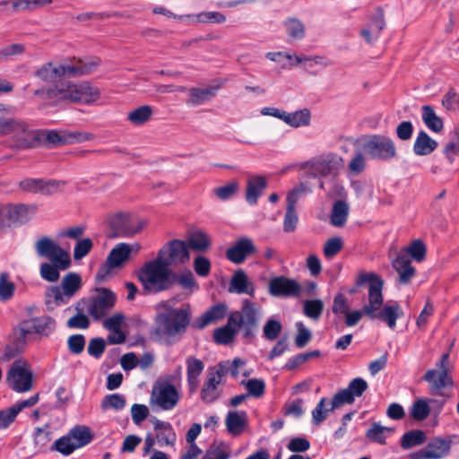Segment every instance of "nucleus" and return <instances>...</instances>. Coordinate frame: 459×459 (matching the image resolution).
Instances as JSON below:
<instances>
[{
  "label": "nucleus",
  "mask_w": 459,
  "mask_h": 459,
  "mask_svg": "<svg viewBox=\"0 0 459 459\" xmlns=\"http://www.w3.org/2000/svg\"><path fill=\"white\" fill-rule=\"evenodd\" d=\"M240 384L246 387L247 390V394H249V396L259 398L263 396L265 392V383L263 379L251 378L247 381L242 380Z\"/></svg>",
  "instance_id": "5fc2aeb1"
},
{
  "label": "nucleus",
  "mask_w": 459,
  "mask_h": 459,
  "mask_svg": "<svg viewBox=\"0 0 459 459\" xmlns=\"http://www.w3.org/2000/svg\"><path fill=\"white\" fill-rule=\"evenodd\" d=\"M422 120L426 126L434 133H440L444 128L442 118L436 114L431 106L422 107Z\"/></svg>",
  "instance_id": "e433bc0d"
},
{
  "label": "nucleus",
  "mask_w": 459,
  "mask_h": 459,
  "mask_svg": "<svg viewBox=\"0 0 459 459\" xmlns=\"http://www.w3.org/2000/svg\"><path fill=\"white\" fill-rule=\"evenodd\" d=\"M229 291L237 294H247L252 298L255 297V288L252 281H249L247 273L242 270H237L229 284Z\"/></svg>",
  "instance_id": "393cba45"
},
{
  "label": "nucleus",
  "mask_w": 459,
  "mask_h": 459,
  "mask_svg": "<svg viewBox=\"0 0 459 459\" xmlns=\"http://www.w3.org/2000/svg\"><path fill=\"white\" fill-rule=\"evenodd\" d=\"M430 408L428 402L424 399L417 400L411 407V415L416 420H424L428 418Z\"/></svg>",
  "instance_id": "13d9d810"
},
{
  "label": "nucleus",
  "mask_w": 459,
  "mask_h": 459,
  "mask_svg": "<svg viewBox=\"0 0 459 459\" xmlns=\"http://www.w3.org/2000/svg\"><path fill=\"white\" fill-rule=\"evenodd\" d=\"M32 334L27 325L26 320L22 321L18 327L13 330V344L20 348V351H23L26 342L27 335Z\"/></svg>",
  "instance_id": "8fccbe9b"
},
{
  "label": "nucleus",
  "mask_w": 459,
  "mask_h": 459,
  "mask_svg": "<svg viewBox=\"0 0 459 459\" xmlns=\"http://www.w3.org/2000/svg\"><path fill=\"white\" fill-rule=\"evenodd\" d=\"M77 448L68 433L56 439L50 446L51 451H57L64 455H71Z\"/></svg>",
  "instance_id": "09e8293b"
},
{
  "label": "nucleus",
  "mask_w": 459,
  "mask_h": 459,
  "mask_svg": "<svg viewBox=\"0 0 459 459\" xmlns=\"http://www.w3.org/2000/svg\"><path fill=\"white\" fill-rule=\"evenodd\" d=\"M392 429L386 427L381 426L379 423L374 422L371 428L366 432V437L372 442L378 443L381 445L385 444L386 434L385 432H391Z\"/></svg>",
  "instance_id": "3c124183"
},
{
  "label": "nucleus",
  "mask_w": 459,
  "mask_h": 459,
  "mask_svg": "<svg viewBox=\"0 0 459 459\" xmlns=\"http://www.w3.org/2000/svg\"><path fill=\"white\" fill-rule=\"evenodd\" d=\"M186 363L187 371V385L189 392L193 394L198 387V377L204 371V364L201 359L195 357H188L186 360Z\"/></svg>",
  "instance_id": "c85d7f7f"
},
{
  "label": "nucleus",
  "mask_w": 459,
  "mask_h": 459,
  "mask_svg": "<svg viewBox=\"0 0 459 459\" xmlns=\"http://www.w3.org/2000/svg\"><path fill=\"white\" fill-rule=\"evenodd\" d=\"M267 186V181L264 176H254L247 180L246 188V200L249 204H255L258 198Z\"/></svg>",
  "instance_id": "cd10ccee"
},
{
  "label": "nucleus",
  "mask_w": 459,
  "mask_h": 459,
  "mask_svg": "<svg viewBox=\"0 0 459 459\" xmlns=\"http://www.w3.org/2000/svg\"><path fill=\"white\" fill-rule=\"evenodd\" d=\"M310 118V111L307 108H303L292 113L285 112L283 121L292 127H300L308 126Z\"/></svg>",
  "instance_id": "58836bf2"
},
{
  "label": "nucleus",
  "mask_w": 459,
  "mask_h": 459,
  "mask_svg": "<svg viewBox=\"0 0 459 459\" xmlns=\"http://www.w3.org/2000/svg\"><path fill=\"white\" fill-rule=\"evenodd\" d=\"M33 212V208L23 204H0V232L28 222Z\"/></svg>",
  "instance_id": "f8f14e48"
},
{
  "label": "nucleus",
  "mask_w": 459,
  "mask_h": 459,
  "mask_svg": "<svg viewBox=\"0 0 459 459\" xmlns=\"http://www.w3.org/2000/svg\"><path fill=\"white\" fill-rule=\"evenodd\" d=\"M327 403L326 397H322L315 409L312 411V423L314 425H320L328 416V412L331 411L330 408L326 409L325 404Z\"/></svg>",
  "instance_id": "bf43d9fd"
},
{
  "label": "nucleus",
  "mask_w": 459,
  "mask_h": 459,
  "mask_svg": "<svg viewBox=\"0 0 459 459\" xmlns=\"http://www.w3.org/2000/svg\"><path fill=\"white\" fill-rule=\"evenodd\" d=\"M68 435L78 448L88 445L93 439L90 428L86 426H75L69 430Z\"/></svg>",
  "instance_id": "ea45409f"
},
{
  "label": "nucleus",
  "mask_w": 459,
  "mask_h": 459,
  "mask_svg": "<svg viewBox=\"0 0 459 459\" xmlns=\"http://www.w3.org/2000/svg\"><path fill=\"white\" fill-rule=\"evenodd\" d=\"M343 247V241L339 237L329 238L324 246V255L327 259H331L335 256Z\"/></svg>",
  "instance_id": "e2e57ef3"
},
{
  "label": "nucleus",
  "mask_w": 459,
  "mask_h": 459,
  "mask_svg": "<svg viewBox=\"0 0 459 459\" xmlns=\"http://www.w3.org/2000/svg\"><path fill=\"white\" fill-rule=\"evenodd\" d=\"M437 142L432 139L424 130H420L413 144V152L418 156H427L437 147Z\"/></svg>",
  "instance_id": "7c9ffc66"
},
{
  "label": "nucleus",
  "mask_w": 459,
  "mask_h": 459,
  "mask_svg": "<svg viewBox=\"0 0 459 459\" xmlns=\"http://www.w3.org/2000/svg\"><path fill=\"white\" fill-rule=\"evenodd\" d=\"M225 426L230 435L240 436L248 427V416L245 411H229L225 417Z\"/></svg>",
  "instance_id": "b1692460"
},
{
  "label": "nucleus",
  "mask_w": 459,
  "mask_h": 459,
  "mask_svg": "<svg viewBox=\"0 0 459 459\" xmlns=\"http://www.w3.org/2000/svg\"><path fill=\"white\" fill-rule=\"evenodd\" d=\"M126 400L123 394H112L106 395L101 401L102 410L114 409L116 411L122 410L126 407Z\"/></svg>",
  "instance_id": "864d4df0"
},
{
  "label": "nucleus",
  "mask_w": 459,
  "mask_h": 459,
  "mask_svg": "<svg viewBox=\"0 0 459 459\" xmlns=\"http://www.w3.org/2000/svg\"><path fill=\"white\" fill-rule=\"evenodd\" d=\"M324 304L320 299H310L304 303V314L312 319H318L322 315Z\"/></svg>",
  "instance_id": "680f3d73"
},
{
  "label": "nucleus",
  "mask_w": 459,
  "mask_h": 459,
  "mask_svg": "<svg viewBox=\"0 0 459 459\" xmlns=\"http://www.w3.org/2000/svg\"><path fill=\"white\" fill-rule=\"evenodd\" d=\"M190 260L186 242L172 239L163 245L157 256L143 264L136 277L148 294H158L169 290L174 281L175 272L171 265L184 264Z\"/></svg>",
  "instance_id": "f257e3e1"
},
{
  "label": "nucleus",
  "mask_w": 459,
  "mask_h": 459,
  "mask_svg": "<svg viewBox=\"0 0 459 459\" xmlns=\"http://www.w3.org/2000/svg\"><path fill=\"white\" fill-rule=\"evenodd\" d=\"M364 283H368V304L364 306V315L371 320L378 319L385 322L390 329H394L397 319L403 316L401 306L394 302L382 307L384 281L377 274L361 273L357 279V285Z\"/></svg>",
  "instance_id": "f03ea898"
},
{
  "label": "nucleus",
  "mask_w": 459,
  "mask_h": 459,
  "mask_svg": "<svg viewBox=\"0 0 459 459\" xmlns=\"http://www.w3.org/2000/svg\"><path fill=\"white\" fill-rule=\"evenodd\" d=\"M282 325L281 322L275 319H269L263 328V335L266 340L273 341L281 333Z\"/></svg>",
  "instance_id": "0e129e2a"
},
{
  "label": "nucleus",
  "mask_w": 459,
  "mask_h": 459,
  "mask_svg": "<svg viewBox=\"0 0 459 459\" xmlns=\"http://www.w3.org/2000/svg\"><path fill=\"white\" fill-rule=\"evenodd\" d=\"M116 303V295L108 289L98 290V294L89 299L87 312L94 319L103 318L113 308Z\"/></svg>",
  "instance_id": "f3484780"
},
{
  "label": "nucleus",
  "mask_w": 459,
  "mask_h": 459,
  "mask_svg": "<svg viewBox=\"0 0 459 459\" xmlns=\"http://www.w3.org/2000/svg\"><path fill=\"white\" fill-rule=\"evenodd\" d=\"M343 166V160L333 153L319 155L303 162L300 169L307 171V177L320 178L336 173Z\"/></svg>",
  "instance_id": "9b49d317"
},
{
  "label": "nucleus",
  "mask_w": 459,
  "mask_h": 459,
  "mask_svg": "<svg viewBox=\"0 0 459 459\" xmlns=\"http://www.w3.org/2000/svg\"><path fill=\"white\" fill-rule=\"evenodd\" d=\"M230 451L224 443L212 445L202 459H229Z\"/></svg>",
  "instance_id": "6e6d98bb"
},
{
  "label": "nucleus",
  "mask_w": 459,
  "mask_h": 459,
  "mask_svg": "<svg viewBox=\"0 0 459 459\" xmlns=\"http://www.w3.org/2000/svg\"><path fill=\"white\" fill-rule=\"evenodd\" d=\"M220 384L221 383L218 382V380H215L214 377H210L208 376L207 379L204 381L203 385L200 393V397L204 403H212L217 399H219L221 394Z\"/></svg>",
  "instance_id": "72a5a7b5"
},
{
  "label": "nucleus",
  "mask_w": 459,
  "mask_h": 459,
  "mask_svg": "<svg viewBox=\"0 0 459 459\" xmlns=\"http://www.w3.org/2000/svg\"><path fill=\"white\" fill-rule=\"evenodd\" d=\"M132 248L128 244H117L108 254L106 263L99 269L95 279L98 282L104 281L113 268H118L129 259Z\"/></svg>",
  "instance_id": "dca6fc26"
},
{
  "label": "nucleus",
  "mask_w": 459,
  "mask_h": 459,
  "mask_svg": "<svg viewBox=\"0 0 459 459\" xmlns=\"http://www.w3.org/2000/svg\"><path fill=\"white\" fill-rule=\"evenodd\" d=\"M9 386L17 393L30 391L33 385V375L28 363L23 359H16L7 374Z\"/></svg>",
  "instance_id": "ddd939ff"
},
{
  "label": "nucleus",
  "mask_w": 459,
  "mask_h": 459,
  "mask_svg": "<svg viewBox=\"0 0 459 459\" xmlns=\"http://www.w3.org/2000/svg\"><path fill=\"white\" fill-rule=\"evenodd\" d=\"M34 247L39 257L49 260V263H42L39 266V274L43 280L56 282L59 280L60 271H65L71 266L69 253L52 238L42 237L35 242Z\"/></svg>",
  "instance_id": "39448f33"
},
{
  "label": "nucleus",
  "mask_w": 459,
  "mask_h": 459,
  "mask_svg": "<svg viewBox=\"0 0 459 459\" xmlns=\"http://www.w3.org/2000/svg\"><path fill=\"white\" fill-rule=\"evenodd\" d=\"M53 437V432L50 425L46 424L43 427L35 428L33 434L34 446L37 448V452H45L46 447Z\"/></svg>",
  "instance_id": "c9c22d12"
},
{
  "label": "nucleus",
  "mask_w": 459,
  "mask_h": 459,
  "mask_svg": "<svg viewBox=\"0 0 459 459\" xmlns=\"http://www.w3.org/2000/svg\"><path fill=\"white\" fill-rule=\"evenodd\" d=\"M93 247V242L91 238H85L79 239L74 248V258L81 260L86 256Z\"/></svg>",
  "instance_id": "338daca9"
},
{
  "label": "nucleus",
  "mask_w": 459,
  "mask_h": 459,
  "mask_svg": "<svg viewBox=\"0 0 459 459\" xmlns=\"http://www.w3.org/2000/svg\"><path fill=\"white\" fill-rule=\"evenodd\" d=\"M298 221L299 217L296 212V206L287 204L283 221V230L285 232H293L296 230Z\"/></svg>",
  "instance_id": "052dcab7"
},
{
  "label": "nucleus",
  "mask_w": 459,
  "mask_h": 459,
  "mask_svg": "<svg viewBox=\"0 0 459 459\" xmlns=\"http://www.w3.org/2000/svg\"><path fill=\"white\" fill-rule=\"evenodd\" d=\"M228 307L224 303H219L212 306L208 310L195 318L192 323V327L202 330L211 324H214L226 316Z\"/></svg>",
  "instance_id": "412c9836"
},
{
  "label": "nucleus",
  "mask_w": 459,
  "mask_h": 459,
  "mask_svg": "<svg viewBox=\"0 0 459 459\" xmlns=\"http://www.w3.org/2000/svg\"><path fill=\"white\" fill-rule=\"evenodd\" d=\"M82 279L78 273H69L62 281L61 288L53 286L48 289L45 303L52 307L66 303L81 288Z\"/></svg>",
  "instance_id": "9d476101"
},
{
  "label": "nucleus",
  "mask_w": 459,
  "mask_h": 459,
  "mask_svg": "<svg viewBox=\"0 0 459 459\" xmlns=\"http://www.w3.org/2000/svg\"><path fill=\"white\" fill-rule=\"evenodd\" d=\"M152 115V109L148 105L141 106L127 114V120L134 126H142L148 122Z\"/></svg>",
  "instance_id": "c03bdc74"
},
{
  "label": "nucleus",
  "mask_w": 459,
  "mask_h": 459,
  "mask_svg": "<svg viewBox=\"0 0 459 459\" xmlns=\"http://www.w3.org/2000/svg\"><path fill=\"white\" fill-rule=\"evenodd\" d=\"M351 394L345 388L337 392L331 402L330 411H333L343 404H351L354 403Z\"/></svg>",
  "instance_id": "69168bd1"
},
{
  "label": "nucleus",
  "mask_w": 459,
  "mask_h": 459,
  "mask_svg": "<svg viewBox=\"0 0 459 459\" xmlns=\"http://www.w3.org/2000/svg\"><path fill=\"white\" fill-rule=\"evenodd\" d=\"M32 333L40 337H48L56 330V321L49 316L43 315L26 320Z\"/></svg>",
  "instance_id": "bb28decb"
},
{
  "label": "nucleus",
  "mask_w": 459,
  "mask_h": 459,
  "mask_svg": "<svg viewBox=\"0 0 459 459\" xmlns=\"http://www.w3.org/2000/svg\"><path fill=\"white\" fill-rule=\"evenodd\" d=\"M179 400V392L169 377H160L152 385L150 404L153 409L171 411L178 405Z\"/></svg>",
  "instance_id": "1a4fd4ad"
},
{
  "label": "nucleus",
  "mask_w": 459,
  "mask_h": 459,
  "mask_svg": "<svg viewBox=\"0 0 459 459\" xmlns=\"http://www.w3.org/2000/svg\"><path fill=\"white\" fill-rule=\"evenodd\" d=\"M216 94L215 88H192L188 103L198 106L212 99Z\"/></svg>",
  "instance_id": "79ce46f5"
},
{
  "label": "nucleus",
  "mask_w": 459,
  "mask_h": 459,
  "mask_svg": "<svg viewBox=\"0 0 459 459\" xmlns=\"http://www.w3.org/2000/svg\"><path fill=\"white\" fill-rule=\"evenodd\" d=\"M284 26L289 37L301 39L305 36V26L301 21L296 18H289L284 22Z\"/></svg>",
  "instance_id": "603ef678"
},
{
  "label": "nucleus",
  "mask_w": 459,
  "mask_h": 459,
  "mask_svg": "<svg viewBox=\"0 0 459 459\" xmlns=\"http://www.w3.org/2000/svg\"><path fill=\"white\" fill-rule=\"evenodd\" d=\"M108 224L117 237H131L139 233L145 223L129 213L117 212L108 218Z\"/></svg>",
  "instance_id": "2eb2a0df"
},
{
  "label": "nucleus",
  "mask_w": 459,
  "mask_h": 459,
  "mask_svg": "<svg viewBox=\"0 0 459 459\" xmlns=\"http://www.w3.org/2000/svg\"><path fill=\"white\" fill-rule=\"evenodd\" d=\"M349 215V205L342 200L336 201L332 209L331 223L335 227H342Z\"/></svg>",
  "instance_id": "a19ab883"
},
{
  "label": "nucleus",
  "mask_w": 459,
  "mask_h": 459,
  "mask_svg": "<svg viewBox=\"0 0 459 459\" xmlns=\"http://www.w3.org/2000/svg\"><path fill=\"white\" fill-rule=\"evenodd\" d=\"M163 311L155 316V326L152 336L160 342L168 345L181 340L191 322L192 313L190 306L184 304L179 307L164 306Z\"/></svg>",
  "instance_id": "7ed1b4c3"
},
{
  "label": "nucleus",
  "mask_w": 459,
  "mask_h": 459,
  "mask_svg": "<svg viewBox=\"0 0 459 459\" xmlns=\"http://www.w3.org/2000/svg\"><path fill=\"white\" fill-rule=\"evenodd\" d=\"M46 143L53 144L55 146L63 144L67 142L68 138L74 139L76 141H85L91 139V134L82 133H72L67 135H62L55 130H46L44 132Z\"/></svg>",
  "instance_id": "473e14b6"
},
{
  "label": "nucleus",
  "mask_w": 459,
  "mask_h": 459,
  "mask_svg": "<svg viewBox=\"0 0 459 459\" xmlns=\"http://www.w3.org/2000/svg\"><path fill=\"white\" fill-rule=\"evenodd\" d=\"M239 190L238 181H231L225 186L216 187L212 190L213 194L221 201L232 198Z\"/></svg>",
  "instance_id": "4d7b16f0"
},
{
  "label": "nucleus",
  "mask_w": 459,
  "mask_h": 459,
  "mask_svg": "<svg viewBox=\"0 0 459 459\" xmlns=\"http://www.w3.org/2000/svg\"><path fill=\"white\" fill-rule=\"evenodd\" d=\"M385 20L381 11L372 19L368 28L361 30L360 35L368 44H373L378 38L381 30L384 29Z\"/></svg>",
  "instance_id": "2f4dec72"
},
{
  "label": "nucleus",
  "mask_w": 459,
  "mask_h": 459,
  "mask_svg": "<svg viewBox=\"0 0 459 459\" xmlns=\"http://www.w3.org/2000/svg\"><path fill=\"white\" fill-rule=\"evenodd\" d=\"M310 192L311 189L307 184L300 183L288 193L287 204L296 206L299 199Z\"/></svg>",
  "instance_id": "774afa93"
},
{
  "label": "nucleus",
  "mask_w": 459,
  "mask_h": 459,
  "mask_svg": "<svg viewBox=\"0 0 459 459\" xmlns=\"http://www.w3.org/2000/svg\"><path fill=\"white\" fill-rule=\"evenodd\" d=\"M60 182L56 180H44L41 178H25L19 183L22 191L29 193H40L51 195L57 191Z\"/></svg>",
  "instance_id": "aec40b11"
},
{
  "label": "nucleus",
  "mask_w": 459,
  "mask_h": 459,
  "mask_svg": "<svg viewBox=\"0 0 459 459\" xmlns=\"http://www.w3.org/2000/svg\"><path fill=\"white\" fill-rule=\"evenodd\" d=\"M428 453L433 455L432 459L445 457L450 451V442L443 438H435L428 444Z\"/></svg>",
  "instance_id": "a18cd8bd"
},
{
  "label": "nucleus",
  "mask_w": 459,
  "mask_h": 459,
  "mask_svg": "<svg viewBox=\"0 0 459 459\" xmlns=\"http://www.w3.org/2000/svg\"><path fill=\"white\" fill-rule=\"evenodd\" d=\"M4 135H10L9 144L13 149L35 148L41 141L39 131L31 129L25 120L15 117L0 121V136Z\"/></svg>",
  "instance_id": "423d86ee"
},
{
  "label": "nucleus",
  "mask_w": 459,
  "mask_h": 459,
  "mask_svg": "<svg viewBox=\"0 0 459 459\" xmlns=\"http://www.w3.org/2000/svg\"><path fill=\"white\" fill-rule=\"evenodd\" d=\"M427 247L420 239L413 240L408 247L402 248L396 257L392 260V266L399 276V282L406 285L415 276V268L411 265V258L416 262H422L426 257Z\"/></svg>",
  "instance_id": "0eeeda50"
},
{
  "label": "nucleus",
  "mask_w": 459,
  "mask_h": 459,
  "mask_svg": "<svg viewBox=\"0 0 459 459\" xmlns=\"http://www.w3.org/2000/svg\"><path fill=\"white\" fill-rule=\"evenodd\" d=\"M100 65L98 57L78 59L74 65H66L68 74L71 76H82L94 72Z\"/></svg>",
  "instance_id": "c756f323"
},
{
  "label": "nucleus",
  "mask_w": 459,
  "mask_h": 459,
  "mask_svg": "<svg viewBox=\"0 0 459 459\" xmlns=\"http://www.w3.org/2000/svg\"><path fill=\"white\" fill-rule=\"evenodd\" d=\"M229 317L230 324H234V326L242 332L243 337L250 339L255 336L258 327L260 309L255 302L245 299L242 300L240 309L231 312Z\"/></svg>",
  "instance_id": "6e6552de"
},
{
  "label": "nucleus",
  "mask_w": 459,
  "mask_h": 459,
  "mask_svg": "<svg viewBox=\"0 0 459 459\" xmlns=\"http://www.w3.org/2000/svg\"><path fill=\"white\" fill-rule=\"evenodd\" d=\"M211 243L212 241L210 237L201 230L192 232L188 236L186 241L188 249L191 248L192 250L200 253L205 252L210 247Z\"/></svg>",
  "instance_id": "f704fd0d"
},
{
  "label": "nucleus",
  "mask_w": 459,
  "mask_h": 459,
  "mask_svg": "<svg viewBox=\"0 0 459 459\" xmlns=\"http://www.w3.org/2000/svg\"><path fill=\"white\" fill-rule=\"evenodd\" d=\"M255 252V247L248 238H241L226 251V257L230 262L239 264L245 259Z\"/></svg>",
  "instance_id": "6ab92c4d"
},
{
  "label": "nucleus",
  "mask_w": 459,
  "mask_h": 459,
  "mask_svg": "<svg viewBox=\"0 0 459 459\" xmlns=\"http://www.w3.org/2000/svg\"><path fill=\"white\" fill-rule=\"evenodd\" d=\"M15 284L10 280V275L6 272L0 273V301L6 302L10 300L15 292Z\"/></svg>",
  "instance_id": "49530a36"
},
{
  "label": "nucleus",
  "mask_w": 459,
  "mask_h": 459,
  "mask_svg": "<svg viewBox=\"0 0 459 459\" xmlns=\"http://www.w3.org/2000/svg\"><path fill=\"white\" fill-rule=\"evenodd\" d=\"M177 283L184 290L198 289V284L195 281V276L189 270H186L179 274L175 273L173 283L169 288V290H171Z\"/></svg>",
  "instance_id": "de8ad7c7"
},
{
  "label": "nucleus",
  "mask_w": 459,
  "mask_h": 459,
  "mask_svg": "<svg viewBox=\"0 0 459 459\" xmlns=\"http://www.w3.org/2000/svg\"><path fill=\"white\" fill-rule=\"evenodd\" d=\"M150 420L156 431V436L154 437L157 443L160 446H174L177 435L172 425L169 422L160 420L156 417H152Z\"/></svg>",
  "instance_id": "5701e85b"
},
{
  "label": "nucleus",
  "mask_w": 459,
  "mask_h": 459,
  "mask_svg": "<svg viewBox=\"0 0 459 459\" xmlns=\"http://www.w3.org/2000/svg\"><path fill=\"white\" fill-rule=\"evenodd\" d=\"M422 378L429 384L432 394H441L442 389L453 384L446 370L429 369Z\"/></svg>",
  "instance_id": "a878e982"
},
{
  "label": "nucleus",
  "mask_w": 459,
  "mask_h": 459,
  "mask_svg": "<svg viewBox=\"0 0 459 459\" xmlns=\"http://www.w3.org/2000/svg\"><path fill=\"white\" fill-rule=\"evenodd\" d=\"M34 95L51 103L61 101L89 104L97 100L100 93L88 82L80 83H60L52 87H41L34 91Z\"/></svg>",
  "instance_id": "20e7f679"
},
{
  "label": "nucleus",
  "mask_w": 459,
  "mask_h": 459,
  "mask_svg": "<svg viewBox=\"0 0 459 459\" xmlns=\"http://www.w3.org/2000/svg\"><path fill=\"white\" fill-rule=\"evenodd\" d=\"M268 290L273 297H298L301 292V286L294 279L277 276L269 281Z\"/></svg>",
  "instance_id": "a211bd4d"
},
{
  "label": "nucleus",
  "mask_w": 459,
  "mask_h": 459,
  "mask_svg": "<svg viewBox=\"0 0 459 459\" xmlns=\"http://www.w3.org/2000/svg\"><path fill=\"white\" fill-rule=\"evenodd\" d=\"M364 150L370 158L385 161L390 160L397 155L394 141L382 134L370 136L364 143Z\"/></svg>",
  "instance_id": "4468645a"
},
{
  "label": "nucleus",
  "mask_w": 459,
  "mask_h": 459,
  "mask_svg": "<svg viewBox=\"0 0 459 459\" xmlns=\"http://www.w3.org/2000/svg\"><path fill=\"white\" fill-rule=\"evenodd\" d=\"M426 434L420 429H413L405 432L401 438V446L403 449H410L415 446L425 443Z\"/></svg>",
  "instance_id": "37998d69"
},
{
  "label": "nucleus",
  "mask_w": 459,
  "mask_h": 459,
  "mask_svg": "<svg viewBox=\"0 0 459 459\" xmlns=\"http://www.w3.org/2000/svg\"><path fill=\"white\" fill-rule=\"evenodd\" d=\"M65 74H68L65 65H55L52 62L43 64L35 71V76L45 83H56Z\"/></svg>",
  "instance_id": "4be33fe9"
},
{
  "label": "nucleus",
  "mask_w": 459,
  "mask_h": 459,
  "mask_svg": "<svg viewBox=\"0 0 459 459\" xmlns=\"http://www.w3.org/2000/svg\"><path fill=\"white\" fill-rule=\"evenodd\" d=\"M238 332L237 327L234 326V324H230V317H228L226 325L214 330L213 339L216 343L226 345L234 341Z\"/></svg>",
  "instance_id": "4c0bfd02"
}]
</instances>
